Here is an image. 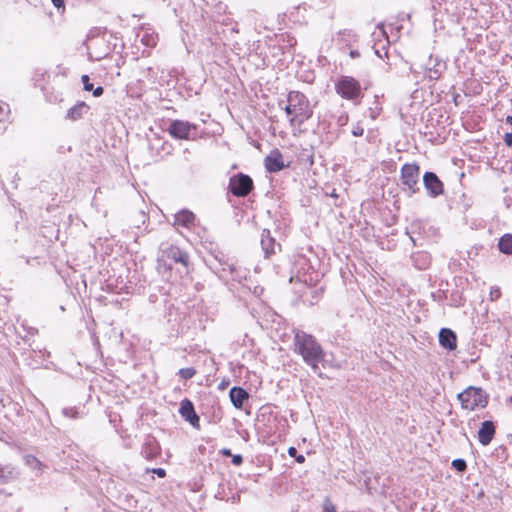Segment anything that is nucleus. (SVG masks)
Returning <instances> with one entry per match:
<instances>
[{
    "label": "nucleus",
    "mask_w": 512,
    "mask_h": 512,
    "mask_svg": "<svg viewBox=\"0 0 512 512\" xmlns=\"http://www.w3.org/2000/svg\"><path fill=\"white\" fill-rule=\"evenodd\" d=\"M294 352L302 356L304 362L314 371L319 367V362L324 357V351L314 336L297 330L294 335Z\"/></svg>",
    "instance_id": "obj_1"
},
{
    "label": "nucleus",
    "mask_w": 512,
    "mask_h": 512,
    "mask_svg": "<svg viewBox=\"0 0 512 512\" xmlns=\"http://www.w3.org/2000/svg\"><path fill=\"white\" fill-rule=\"evenodd\" d=\"M285 112L290 117L289 122L292 126H301L313 115L309 100L299 91L289 92Z\"/></svg>",
    "instance_id": "obj_2"
},
{
    "label": "nucleus",
    "mask_w": 512,
    "mask_h": 512,
    "mask_svg": "<svg viewBox=\"0 0 512 512\" xmlns=\"http://www.w3.org/2000/svg\"><path fill=\"white\" fill-rule=\"evenodd\" d=\"M463 409L470 411L478 407L484 408L487 405V396L481 388L468 387L457 396Z\"/></svg>",
    "instance_id": "obj_3"
},
{
    "label": "nucleus",
    "mask_w": 512,
    "mask_h": 512,
    "mask_svg": "<svg viewBox=\"0 0 512 512\" xmlns=\"http://www.w3.org/2000/svg\"><path fill=\"white\" fill-rule=\"evenodd\" d=\"M420 167L416 163H406L401 167L400 180L402 185L412 194L419 191Z\"/></svg>",
    "instance_id": "obj_4"
},
{
    "label": "nucleus",
    "mask_w": 512,
    "mask_h": 512,
    "mask_svg": "<svg viewBox=\"0 0 512 512\" xmlns=\"http://www.w3.org/2000/svg\"><path fill=\"white\" fill-rule=\"evenodd\" d=\"M167 131L174 139L193 140L196 137L197 126L188 121L172 120Z\"/></svg>",
    "instance_id": "obj_5"
},
{
    "label": "nucleus",
    "mask_w": 512,
    "mask_h": 512,
    "mask_svg": "<svg viewBox=\"0 0 512 512\" xmlns=\"http://www.w3.org/2000/svg\"><path fill=\"white\" fill-rule=\"evenodd\" d=\"M336 92L345 99H356L361 93L360 83L350 76H342L335 85Z\"/></svg>",
    "instance_id": "obj_6"
},
{
    "label": "nucleus",
    "mask_w": 512,
    "mask_h": 512,
    "mask_svg": "<svg viewBox=\"0 0 512 512\" xmlns=\"http://www.w3.org/2000/svg\"><path fill=\"white\" fill-rule=\"evenodd\" d=\"M252 189L253 181L248 175L239 173L230 178L229 190L234 196L245 197Z\"/></svg>",
    "instance_id": "obj_7"
},
{
    "label": "nucleus",
    "mask_w": 512,
    "mask_h": 512,
    "mask_svg": "<svg viewBox=\"0 0 512 512\" xmlns=\"http://www.w3.org/2000/svg\"><path fill=\"white\" fill-rule=\"evenodd\" d=\"M423 184L432 198H436L444 192L443 182L434 172H425L423 175Z\"/></svg>",
    "instance_id": "obj_8"
},
{
    "label": "nucleus",
    "mask_w": 512,
    "mask_h": 512,
    "mask_svg": "<svg viewBox=\"0 0 512 512\" xmlns=\"http://www.w3.org/2000/svg\"><path fill=\"white\" fill-rule=\"evenodd\" d=\"M445 68V62L438 57L430 56L425 66V74L430 80H438Z\"/></svg>",
    "instance_id": "obj_9"
},
{
    "label": "nucleus",
    "mask_w": 512,
    "mask_h": 512,
    "mask_svg": "<svg viewBox=\"0 0 512 512\" xmlns=\"http://www.w3.org/2000/svg\"><path fill=\"white\" fill-rule=\"evenodd\" d=\"M261 247L264 252L265 258H270L280 250V244L276 243L275 239L271 237L270 231L264 229L261 233Z\"/></svg>",
    "instance_id": "obj_10"
},
{
    "label": "nucleus",
    "mask_w": 512,
    "mask_h": 512,
    "mask_svg": "<svg viewBox=\"0 0 512 512\" xmlns=\"http://www.w3.org/2000/svg\"><path fill=\"white\" fill-rule=\"evenodd\" d=\"M180 415L188 421L193 427H199V416L196 414L194 410L193 403L188 400L184 399L180 403V409H179Z\"/></svg>",
    "instance_id": "obj_11"
},
{
    "label": "nucleus",
    "mask_w": 512,
    "mask_h": 512,
    "mask_svg": "<svg viewBox=\"0 0 512 512\" xmlns=\"http://www.w3.org/2000/svg\"><path fill=\"white\" fill-rule=\"evenodd\" d=\"M163 256L174 261L175 263L182 264L184 267H187L189 264V255L187 254V252L181 250L177 246L171 245L167 249H164Z\"/></svg>",
    "instance_id": "obj_12"
},
{
    "label": "nucleus",
    "mask_w": 512,
    "mask_h": 512,
    "mask_svg": "<svg viewBox=\"0 0 512 512\" xmlns=\"http://www.w3.org/2000/svg\"><path fill=\"white\" fill-rule=\"evenodd\" d=\"M495 435V426L492 421H484L481 424V427L478 431V440L479 442L487 446L491 443L493 437Z\"/></svg>",
    "instance_id": "obj_13"
},
{
    "label": "nucleus",
    "mask_w": 512,
    "mask_h": 512,
    "mask_svg": "<svg viewBox=\"0 0 512 512\" xmlns=\"http://www.w3.org/2000/svg\"><path fill=\"white\" fill-rule=\"evenodd\" d=\"M284 166L285 165L282 160V155L278 150H273L265 158V167L271 173H275L282 170Z\"/></svg>",
    "instance_id": "obj_14"
},
{
    "label": "nucleus",
    "mask_w": 512,
    "mask_h": 512,
    "mask_svg": "<svg viewBox=\"0 0 512 512\" xmlns=\"http://www.w3.org/2000/svg\"><path fill=\"white\" fill-rule=\"evenodd\" d=\"M439 343L448 350H454L457 347L456 334L448 328H442L439 332Z\"/></svg>",
    "instance_id": "obj_15"
},
{
    "label": "nucleus",
    "mask_w": 512,
    "mask_h": 512,
    "mask_svg": "<svg viewBox=\"0 0 512 512\" xmlns=\"http://www.w3.org/2000/svg\"><path fill=\"white\" fill-rule=\"evenodd\" d=\"M229 397L235 408L241 409L245 400L249 398L248 392L241 387H233L229 392Z\"/></svg>",
    "instance_id": "obj_16"
},
{
    "label": "nucleus",
    "mask_w": 512,
    "mask_h": 512,
    "mask_svg": "<svg viewBox=\"0 0 512 512\" xmlns=\"http://www.w3.org/2000/svg\"><path fill=\"white\" fill-rule=\"evenodd\" d=\"M195 221V215L189 210H181L174 216V225L190 228Z\"/></svg>",
    "instance_id": "obj_17"
},
{
    "label": "nucleus",
    "mask_w": 512,
    "mask_h": 512,
    "mask_svg": "<svg viewBox=\"0 0 512 512\" xmlns=\"http://www.w3.org/2000/svg\"><path fill=\"white\" fill-rule=\"evenodd\" d=\"M87 109L88 107L84 102L78 103L68 110L67 118L73 121L78 120L83 116L84 111Z\"/></svg>",
    "instance_id": "obj_18"
},
{
    "label": "nucleus",
    "mask_w": 512,
    "mask_h": 512,
    "mask_svg": "<svg viewBox=\"0 0 512 512\" xmlns=\"http://www.w3.org/2000/svg\"><path fill=\"white\" fill-rule=\"evenodd\" d=\"M499 250L507 255H512V234H504L498 242Z\"/></svg>",
    "instance_id": "obj_19"
},
{
    "label": "nucleus",
    "mask_w": 512,
    "mask_h": 512,
    "mask_svg": "<svg viewBox=\"0 0 512 512\" xmlns=\"http://www.w3.org/2000/svg\"><path fill=\"white\" fill-rule=\"evenodd\" d=\"M142 453L147 459H153L154 457H156V455L158 454V445L155 439H149L145 443V447Z\"/></svg>",
    "instance_id": "obj_20"
},
{
    "label": "nucleus",
    "mask_w": 512,
    "mask_h": 512,
    "mask_svg": "<svg viewBox=\"0 0 512 512\" xmlns=\"http://www.w3.org/2000/svg\"><path fill=\"white\" fill-rule=\"evenodd\" d=\"M0 473L4 476V483L15 479L18 475L16 468L12 465L0 466Z\"/></svg>",
    "instance_id": "obj_21"
},
{
    "label": "nucleus",
    "mask_w": 512,
    "mask_h": 512,
    "mask_svg": "<svg viewBox=\"0 0 512 512\" xmlns=\"http://www.w3.org/2000/svg\"><path fill=\"white\" fill-rule=\"evenodd\" d=\"M24 462L27 466H29L30 468L34 469V470H38V471H42L43 469V464L40 460H38L35 456L33 455H26L24 457Z\"/></svg>",
    "instance_id": "obj_22"
},
{
    "label": "nucleus",
    "mask_w": 512,
    "mask_h": 512,
    "mask_svg": "<svg viewBox=\"0 0 512 512\" xmlns=\"http://www.w3.org/2000/svg\"><path fill=\"white\" fill-rule=\"evenodd\" d=\"M8 113H9L8 105L0 104V133L4 132L6 129Z\"/></svg>",
    "instance_id": "obj_23"
},
{
    "label": "nucleus",
    "mask_w": 512,
    "mask_h": 512,
    "mask_svg": "<svg viewBox=\"0 0 512 512\" xmlns=\"http://www.w3.org/2000/svg\"><path fill=\"white\" fill-rule=\"evenodd\" d=\"M179 376L185 380L191 379L196 374V370L192 367L182 368L178 372Z\"/></svg>",
    "instance_id": "obj_24"
},
{
    "label": "nucleus",
    "mask_w": 512,
    "mask_h": 512,
    "mask_svg": "<svg viewBox=\"0 0 512 512\" xmlns=\"http://www.w3.org/2000/svg\"><path fill=\"white\" fill-rule=\"evenodd\" d=\"M452 467L459 472H464L467 468V464L463 459H455L452 461Z\"/></svg>",
    "instance_id": "obj_25"
},
{
    "label": "nucleus",
    "mask_w": 512,
    "mask_h": 512,
    "mask_svg": "<svg viewBox=\"0 0 512 512\" xmlns=\"http://www.w3.org/2000/svg\"><path fill=\"white\" fill-rule=\"evenodd\" d=\"M323 512H337L336 506L328 498L324 500Z\"/></svg>",
    "instance_id": "obj_26"
},
{
    "label": "nucleus",
    "mask_w": 512,
    "mask_h": 512,
    "mask_svg": "<svg viewBox=\"0 0 512 512\" xmlns=\"http://www.w3.org/2000/svg\"><path fill=\"white\" fill-rule=\"evenodd\" d=\"M63 414L69 418H73V419L78 418V411L74 408H64Z\"/></svg>",
    "instance_id": "obj_27"
},
{
    "label": "nucleus",
    "mask_w": 512,
    "mask_h": 512,
    "mask_svg": "<svg viewBox=\"0 0 512 512\" xmlns=\"http://www.w3.org/2000/svg\"><path fill=\"white\" fill-rule=\"evenodd\" d=\"M501 296V291H500V288L499 287H492L491 290H490V299L492 301H496L500 298Z\"/></svg>",
    "instance_id": "obj_28"
},
{
    "label": "nucleus",
    "mask_w": 512,
    "mask_h": 512,
    "mask_svg": "<svg viewBox=\"0 0 512 512\" xmlns=\"http://www.w3.org/2000/svg\"><path fill=\"white\" fill-rule=\"evenodd\" d=\"M364 133V128L362 125H360L359 123H357L356 125L353 126L352 128V134L353 136L355 137H359V136H362Z\"/></svg>",
    "instance_id": "obj_29"
},
{
    "label": "nucleus",
    "mask_w": 512,
    "mask_h": 512,
    "mask_svg": "<svg viewBox=\"0 0 512 512\" xmlns=\"http://www.w3.org/2000/svg\"><path fill=\"white\" fill-rule=\"evenodd\" d=\"M82 82H83V85H84V89L86 91H91L93 90V84L90 83V79H89V76L88 75H83L82 76Z\"/></svg>",
    "instance_id": "obj_30"
},
{
    "label": "nucleus",
    "mask_w": 512,
    "mask_h": 512,
    "mask_svg": "<svg viewBox=\"0 0 512 512\" xmlns=\"http://www.w3.org/2000/svg\"><path fill=\"white\" fill-rule=\"evenodd\" d=\"M232 463L235 466H240L243 463V457L240 454L232 456Z\"/></svg>",
    "instance_id": "obj_31"
},
{
    "label": "nucleus",
    "mask_w": 512,
    "mask_h": 512,
    "mask_svg": "<svg viewBox=\"0 0 512 512\" xmlns=\"http://www.w3.org/2000/svg\"><path fill=\"white\" fill-rule=\"evenodd\" d=\"M504 142L508 147H512V133H506L504 135Z\"/></svg>",
    "instance_id": "obj_32"
},
{
    "label": "nucleus",
    "mask_w": 512,
    "mask_h": 512,
    "mask_svg": "<svg viewBox=\"0 0 512 512\" xmlns=\"http://www.w3.org/2000/svg\"><path fill=\"white\" fill-rule=\"evenodd\" d=\"M103 92H104V89L99 86V87H97L96 89L93 90V95L95 97H99V96H101L103 94Z\"/></svg>",
    "instance_id": "obj_33"
},
{
    "label": "nucleus",
    "mask_w": 512,
    "mask_h": 512,
    "mask_svg": "<svg viewBox=\"0 0 512 512\" xmlns=\"http://www.w3.org/2000/svg\"><path fill=\"white\" fill-rule=\"evenodd\" d=\"M53 5L57 8H61L64 6V0H51Z\"/></svg>",
    "instance_id": "obj_34"
},
{
    "label": "nucleus",
    "mask_w": 512,
    "mask_h": 512,
    "mask_svg": "<svg viewBox=\"0 0 512 512\" xmlns=\"http://www.w3.org/2000/svg\"><path fill=\"white\" fill-rule=\"evenodd\" d=\"M288 454L292 457H296V454H297V449L295 447H290L288 449Z\"/></svg>",
    "instance_id": "obj_35"
},
{
    "label": "nucleus",
    "mask_w": 512,
    "mask_h": 512,
    "mask_svg": "<svg viewBox=\"0 0 512 512\" xmlns=\"http://www.w3.org/2000/svg\"><path fill=\"white\" fill-rule=\"evenodd\" d=\"M159 477H164L165 476V470L162 469V468H158L154 471Z\"/></svg>",
    "instance_id": "obj_36"
},
{
    "label": "nucleus",
    "mask_w": 512,
    "mask_h": 512,
    "mask_svg": "<svg viewBox=\"0 0 512 512\" xmlns=\"http://www.w3.org/2000/svg\"><path fill=\"white\" fill-rule=\"evenodd\" d=\"M222 455L224 456H232L231 450L228 448H224L221 450Z\"/></svg>",
    "instance_id": "obj_37"
},
{
    "label": "nucleus",
    "mask_w": 512,
    "mask_h": 512,
    "mask_svg": "<svg viewBox=\"0 0 512 512\" xmlns=\"http://www.w3.org/2000/svg\"><path fill=\"white\" fill-rule=\"evenodd\" d=\"M295 458L298 463H303L305 461V457L303 455H296Z\"/></svg>",
    "instance_id": "obj_38"
},
{
    "label": "nucleus",
    "mask_w": 512,
    "mask_h": 512,
    "mask_svg": "<svg viewBox=\"0 0 512 512\" xmlns=\"http://www.w3.org/2000/svg\"><path fill=\"white\" fill-rule=\"evenodd\" d=\"M505 121H506V123H507V124L512 125V116H510V115H509V116H507V117H506V119H505Z\"/></svg>",
    "instance_id": "obj_39"
},
{
    "label": "nucleus",
    "mask_w": 512,
    "mask_h": 512,
    "mask_svg": "<svg viewBox=\"0 0 512 512\" xmlns=\"http://www.w3.org/2000/svg\"><path fill=\"white\" fill-rule=\"evenodd\" d=\"M350 55H351V57L354 58V57H357L359 55V53L357 51H351Z\"/></svg>",
    "instance_id": "obj_40"
},
{
    "label": "nucleus",
    "mask_w": 512,
    "mask_h": 512,
    "mask_svg": "<svg viewBox=\"0 0 512 512\" xmlns=\"http://www.w3.org/2000/svg\"><path fill=\"white\" fill-rule=\"evenodd\" d=\"M3 474L0 473V484H4V478Z\"/></svg>",
    "instance_id": "obj_41"
}]
</instances>
